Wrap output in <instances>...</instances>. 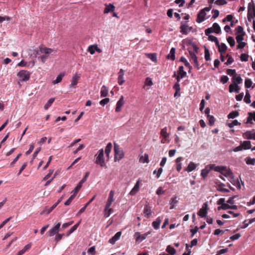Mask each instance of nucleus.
Instances as JSON below:
<instances>
[{
	"label": "nucleus",
	"mask_w": 255,
	"mask_h": 255,
	"mask_svg": "<svg viewBox=\"0 0 255 255\" xmlns=\"http://www.w3.org/2000/svg\"><path fill=\"white\" fill-rule=\"evenodd\" d=\"M148 155L145 153L144 155H142L139 158V162L142 163H148L149 162Z\"/></svg>",
	"instance_id": "cd10ccee"
},
{
	"label": "nucleus",
	"mask_w": 255,
	"mask_h": 255,
	"mask_svg": "<svg viewBox=\"0 0 255 255\" xmlns=\"http://www.w3.org/2000/svg\"><path fill=\"white\" fill-rule=\"evenodd\" d=\"M212 169L214 170H215V171L219 172L220 173L222 174L223 171H224L226 170V166H215L214 168H212Z\"/></svg>",
	"instance_id": "c03bdc74"
},
{
	"label": "nucleus",
	"mask_w": 255,
	"mask_h": 255,
	"mask_svg": "<svg viewBox=\"0 0 255 255\" xmlns=\"http://www.w3.org/2000/svg\"><path fill=\"white\" fill-rule=\"evenodd\" d=\"M89 174H90L89 172H86L85 176L82 178V179L79 183H81L82 185L84 183H85L86 181V180L89 175Z\"/></svg>",
	"instance_id": "052dcab7"
},
{
	"label": "nucleus",
	"mask_w": 255,
	"mask_h": 255,
	"mask_svg": "<svg viewBox=\"0 0 255 255\" xmlns=\"http://www.w3.org/2000/svg\"><path fill=\"white\" fill-rule=\"evenodd\" d=\"M81 74L76 73L72 77L71 80V83L69 85L70 88H76V86L77 85L78 83L79 80L80 79Z\"/></svg>",
	"instance_id": "6e6552de"
},
{
	"label": "nucleus",
	"mask_w": 255,
	"mask_h": 255,
	"mask_svg": "<svg viewBox=\"0 0 255 255\" xmlns=\"http://www.w3.org/2000/svg\"><path fill=\"white\" fill-rule=\"evenodd\" d=\"M147 58L150 59L153 62H156L157 61V56L155 53H148L146 54Z\"/></svg>",
	"instance_id": "7c9ffc66"
},
{
	"label": "nucleus",
	"mask_w": 255,
	"mask_h": 255,
	"mask_svg": "<svg viewBox=\"0 0 255 255\" xmlns=\"http://www.w3.org/2000/svg\"><path fill=\"white\" fill-rule=\"evenodd\" d=\"M210 52H209V50L206 48L205 47V59L206 61H209L210 60Z\"/></svg>",
	"instance_id": "603ef678"
},
{
	"label": "nucleus",
	"mask_w": 255,
	"mask_h": 255,
	"mask_svg": "<svg viewBox=\"0 0 255 255\" xmlns=\"http://www.w3.org/2000/svg\"><path fill=\"white\" fill-rule=\"evenodd\" d=\"M124 75V70L121 69L120 70L119 72L118 73V83L120 85H122L125 82V81L124 80V77H123Z\"/></svg>",
	"instance_id": "f3484780"
},
{
	"label": "nucleus",
	"mask_w": 255,
	"mask_h": 255,
	"mask_svg": "<svg viewBox=\"0 0 255 255\" xmlns=\"http://www.w3.org/2000/svg\"><path fill=\"white\" fill-rule=\"evenodd\" d=\"M17 76L22 81H27L30 79V73L26 70H21L17 73Z\"/></svg>",
	"instance_id": "7ed1b4c3"
},
{
	"label": "nucleus",
	"mask_w": 255,
	"mask_h": 255,
	"mask_svg": "<svg viewBox=\"0 0 255 255\" xmlns=\"http://www.w3.org/2000/svg\"><path fill=\"white\" fill-rule=\"evenodd\" d=\"M182 160V157H178L176 159V169H177V171L178 172H180L182 168V163H181Z\"/></svg>",
	"instance_id": "b1692460"
},
{
	"label": "nucleus",
	"mask_w": 255,
	"mask_h": 255,
	"mask_svg": "<svg viewBox=\"0 0 255 255\" xmlns=\"http://www.w3.org/2000/svg\"><path fill=\"white\" fill-rule=\"evenodd\" d=\"M241 123H239L237 120H235L233 121L231 123H229L227 124L228 126L230 128H232L235 126L240 125Z\"/></svg>",
	"instance_id": "de8ad7c7"
},
{
	"label": "nucleus",
	"mask_w": 255,
	"mask_h": 255,
	"mask_svg": "<svg viewBox=\"0 0 255 255\" xmlns=\"http://www.w3.org/2000/svg\"><path fill=\"white\" fill-rule=\"evenodd\" d=\"M239 115V113L237 111H235L232 112H231L228 115V118L229 119H234L236 117H237Z\"/></svg>",
	"instance_id": "a18cd8bd"
},
{
	"label": "nucleus",
	"mask_w": 255,
	"mask_h": 255,
	"mask_svg": "<svg viewBox=\"0 0 255 255\" xmlns=\"http://www.w3.org/2000/svg\"><path fill=\"white\" fill-rule=\"evenodd\" d=\"M208 36V39L209 41L214 42L216 45H219V41L217 37L212 35H209Z\"/></svg>",
	"instance_id": "c9c22d12"
},
{
	"label": "nucleus",
	"mask_w": 255,
	"mask_h": 255,
	"mask_svg": "<svg viewBox=\"0 0 255 255\" xmlns=\"http://www.w3.org/2000/svg\"><path fill=\"white\" fill-rule=\"evenodd\" d=\"M110 101V99L108 98H106L103 100H102L100 102V104L103 106H105L107 104H108Z\"/></svg>",
	"instance_id": "4d7b16f0"
},
{
	"label": "nucleus",
	"mask_w": 255,
	"mask_h": 255,
	"mask_svg": "<svg viewBox=\"0 0 255 255\" xmlns=\"http://www.w3.org/2000/svg\"><path fill=\"white\" fill-rule=\"evenodd\" d=\"M245 35H238L236 36V40L237 43L243 42L244 36Z\"/></svg>",
	"instance_id": "69168bd1"
},
{
	"label": "nucleus",
	"mask_w": 255,
	"mask_h": 255,
	"mask_svg": "<svg viewBox=\"0 0 255 255\" xmlns=\"http://www.w3.org/2000/svg\"><path fill=\"white\" fill-rule=\"evenodd\" d=\"M249 117L247 118V120L246 124H253L252 121L255 122V112H249L248 113Z\"/></svg>",
	"instance_id": "dca6fc26"
},
{
	"label": "nucleus",
	"mask_w": 255,
	"mask_h": 255,
	"mask_svg": "<svg viewBox=\"0 0 255 255\" xmlns=\"http://www.w3.org/2000/svg\"><path fill=\"white\" fill-rule=\"evenodd\" d=\"M224 187L225 185L224 184H221L218 186L217 190L223 192H229V190L226 188H225Z\"/></svg>",
	"instance_id": "49530a36"
},
{
	"label": "nucleus",
	"mask_w": 255,
	"mask_h": 255,
	"mask_svg": "<svg viewBox=\"0 0 255 255\" xmlns=\"http://www.w3.org/2000/svg\"><path fill=\"white\" fill-rule=\"evenodd\" d=\"M139 189V181L138 180L136 182V183L135 184V185L133 187V188L130 191L129 194L130 195H135L136 193H137L138 192Z\"/></svg>",
	"instance_id": "a211bd4d"
},
{
	"label": "nucleus",
	"mask_w": 255,
	"mask_h": 255,
	"mask_svg": "<svg viewBox=\"0 0 255 255\" xmlns=\"http://www.w3.org/2000/svg\"><path fill=\"white\" fill-rule=\"evenodd\" d=\"M248 58L249 55L245 53H243L240 56V59L242 61H248Z\"/></svg>",
	"instance_id": "6e6d98bb"
},
{
	"label": "nucleus",
	"mask_w": 255,
	"mask_h": 255,
	"mask_svg": "<svg viewBox=\"0 0 255 255\" xmlns=\"http://www.w3.org/2000/svg\"><path fill=\"white\" fill-rule=\"evenodd\" d=\"M160 134L164 138H166L169 136V133L167 132L166 127H165L164 128L161 129Z\"/></svg>",
	"instance_id": "4c0bfd02"
},
{
	"label": "nucleus",
	"mask_w": 255,
	"mask_h": 255,
	"mask_svg": "<svg viewBox=\"0 0 255 255\" xmlns=\"http://www.w3.org/2000/svg\"><path fill=\"white\" fill-rule=\"evenodd\" d=\"M227 40L231 47H233L235 45V41L233 37H228Z\"/></svg>",
	"instance_id": "8fccbe9b"
},
{
	"label": "nucleus",
	"mask_w": 255,
	"mask_h": 255,
	"mask_svg": "<svg viewBox=\"0 0 255 255\" xmlns=\"http://www.w3.org/2000/svg\"><path fill=\"white\" fill-rule=\"evenodd\" d=\"M75 195L73 194L69 198V199L65 202L64 204L65 206H68L71 203L72 200L75 197Z\"/></svg>",
	"instance_id": "864d4df0"
},
{
	"label": "nucleus",
	"mask_w": 255,
	"mask_h": 255,
	"mask_svg": "<svg viewBox=\"0 0 255 255\" xmlns=\"http://www.w3.org/2000/svg\"><path fill=\"white\" fill-rule=\"evenodd\" d=\"M65 76V73H60L56 78V79L53 81V84H56L61 82L63 77Z\"/></svg>",
	"instance_id": "72a5a7b5"
},
{
	"label": "nucleus",
	"mask_w": 255,
	"mask_h": 255,
	"mask_svg": "<svg viewBox=\"0 0 255 255\" xmlns=\"http://www.w3.org/2000/svg\"><path fill=\"white\" fill-rule=\"evenodd\" d=\"M82 185L81 183H79L77 185L76 187L75 188L74 190L72 191L71 193L76 196V194L79 192V191L80 190V189H81V188L82 187Z\"/></svg>",
	"instance_id": "09e8293b"
},
{
	"label": "nucleus",
	"mask_w": 255,
	"mask_h": 255,
	"mask_svg": "<svg viewBox=\"0 0 255 255\" xmlns=\"http://www.w3.org/2000/svg\"><path fill=\"white\" fill-rule=\"evenodd\" d=\"M124 103V98L122 96L117 103L116 112H119L121 111V108L123 106Z\"/></svg>",
	"instance_id": "412c9836"
},
{
	"label": "nucleus",
	"mask_w": 255,
	"mask_h": 255,
	"mask_svg": "<svg viewBox=\"0 0 255 255\" xmlns=\"http://www.w3.org/2000/svg\"><path fill=\"white\" fill-rule=\"evenodd\" d=\"M196 167V166L195 164L193 162H190L187 166L186 170L188 172H191L192 171L194 170Z\"/></svg>",
	"instance_id": "2f4dec72"
},
{
	"label": "nucleus",
	"mask_w": 255,
	"mask_h": 255,
	"mask_svg": "<svg viewBox=\"0 0 255 255\" xmlns=\"http://www.w3.org/2000/svg\"><path fill=\"white\" fill-rule=\"evenodd\" d=\"M152 213L151 207L149 206V203L146 202L143 209L144 216L146 218H148L151 216Z\"/></svg>",
	"instance_id": "423d86ee"
},
{
	"label": "nucleus",
	"mask_w": 255,
	"mask_h": 255,
	"mask_svg": "<svg viewBox=\"0 0 255 255\" xmlns=\"http://www.w3.org/2000/svg\"><path fill=\"white\" fill-rule=\"evenodd\" d=\"M153 84L152 79L150 78L147 77L146 78L145 82V86H151Z\"/></svg>",
	"instance_id": "680f3d73"
},
{
	"label": "nucleus",
	"mask_w": 255,
	"mask_h": 255,
	"mask_svg": "<svg viewBox=\"0 0 255 255\" xmlns=\"http://www.w3.org/2000/svg\"><path fill=\"white\" fill-rule=\"evenodd\" d=\"M121 235H122V232H117L115 235V236L114 237H113L112 238H111L109 240V242L110 244H114L115 243V242L120 239Z\"/></svg>",
	"instance_id": "2eb2a0df"
},
{
	"label": "nucleus",
	"mask_w": 255,
	"mask_h": 255,
	"mask_svg": "<svg viewBox=\"0 0 255 255\" xmlns=\"http://www.w3.org/2000/svg\"><path fill=\"white\" fill-rule=\"evenodd\" d=\"M114 151L115 161L121 159L124 156V153L123 151L121 150L119 145L116 142H114Z\"/></svg>",
	"instance_id": "f03ea898"
},
{
	"label": "nucleus",
	"mask_w": 255,
	"mask_h": 255,
	"mask_svg": "<svg viewBox=\"0 0 255 255\" xmlns=\"http://www.w3.org/2000/svg\"><path fill=\"white\" fill-rule=\"evenodd\" d=\"M88 253L89 254L95 255L96 254L95 247L93 246L91 247L88 251Z\"/></svg>",
	"instance_id": "338daca9"
},
{
	"label": "nucleus",
	"mask_w": 255,
	"mask_h": 255,
	"mask_svg": "<svg viewBox=\"0 0 255 255\" xmlns=\"http://www.w3.org/2000/svg\"><path fill=\"white\" fill-rule=\"evenodd\" d=\"M112 148V144L111 142H109L108 143L105 149V153L107 155V156L108 157L110 154V153L111 152V149Z\"/></svg>",
	"instance_id": "79ce46f5"
},
{
	"label": "nucleus",
	"mask_w": 255,
	"mask_h": 255,
	"mask_svg": "<svg viewBox=\"0 0 255 255\" xmlns=\"http://www.w3.org/2000/svg\"><path fill=\"white\" fill-rule=\"evenodd\" d=\"M88 51L91 54H94L95 52L96 49L94 45H90L88 47Z\"/></svg>",
	"instance_id": "e2e57ef3"
},
{
	"label": "nucleus",
	"mask_w": 255,
	"mask_h": 255,
	"mask_svg": "<svg viewBox=\"0 0 255 255\" xmlns=\"http://www.w3.org/2000/svg\"><path fill=\"white\" fill-rule=\"evenodd\" d=\"M115 7L112 4H106V7L104 9V13H108L110 12L114 11L115 10Z\"/></svg>",
	"instance_id": "4be33fe9"
},
{
	"label": "nucleus",
	"mask_w": 255,
	"mask_h": 255,
	"mask_svg": "<svg viewBox=\"0 0 255 255\" xmlns=\"http://www.w3.org/2000/svg\"><path fill=\"white\" fill-rule=\"evenodd\" d=\"M96 160L95 163L97 164L100 165L101 167H107L106 163L105 162V159L104 157V150L103 149H100L98 153L95 155Z\"/></svg>",
	"instance_id": "f257e3e1"
},
{
	"label": "nucleus",
	"mask_w": 255,
	"mask_h": 255,
	"mask_svg": "<svg viewBox=\"0 0 255 255\" xmlns=\"http://www.w3.org/2000/svg\"><path fill=\"white\" fill-rule=\"evenodd\" d=\"M206 14L203 10H201L198 13L196 21L198 23H201L205 20Z\"/></svg>",
	"instance_id": "ddd939ff"
},
{
	"label": "nucleus",
	"mask_w": 255,
	"mask_h": 255,
	"mask_svg": "<svg viewBox=\"0 0 255 255\" xmlns=\"http://www.w3.org/2000/svg\"><path fill=\"white\" fill-rule=\"evenodd\" d=\"M233 81L235 85H238L242 82V79L240 75L234 76L233 77Z\"/></svg>",
	"instance_id": "bb28decb"
},
{
	"label": "nucleus",
	"mask_w": 255,
	"mask_h": 255,
	"mask_svg": "<svg viewBox=\"0 0 255 255\" xmlns=\"http://www.w3.org/2000/svg\"><path fill=\"white\" fill-rule=\"evenodd\" d=\"M60 225V223H58L51 229H50L47 233L49 236L52 237L57 234L59 231Z\"/></svg>",
	"instance_id": "9b49d317"
},
{
	"label": "nucleus",
	"mask_w": 255,
	"mask_h": 255,
	"mask_svg": "<svg viewBox=\"0 0 255 255\" xmlns=\"http://www.w3.org/2000/svg\"><path fill=\"white\" fill-rule=\"evenodd\" d=\"M241 144L243 147V149H249L251 148V144L250 141H244L242 142Z\"/></svg>",
	"instance_id": "c85d7f7f"
},
{
	"label": "nucleus",
	"mask_w": 255,
	"mask_h": 255,
	"mask_svg": "<svg viewBox=\"0 0 255 255\" xmlns=\"http://www.w3.org/2000/svg\"><path fill=\"white\" fill-rule=\"evenodd\" d=\"M166 251L170 255H174L176 253V250L170 245L167 247Z\"/></svg>",
	"instance_id": "e433bc0d"
},
{
	"label": "nucleus",
	"mask_w": 255,
	"mask_h": 255,
	"mask_svg": "<svg viewBox=\"0 0 255 255\" xmlns=\"http://www.w3.org/2000/svg\"><path fill=\"white\" fill-rule=\"evenodd\" d=\"M212 33H214L213 27L208 28L207 29H205V33L206 35H210V34Z\"/></svg>",
	"instance_id": "bf43d9fd"
},
{
	"label": "nucleus",
	"mask_w": 255,
	"mask_h": 255,
	"mask_svg": "<svg viewBox=\"0 0 255 255\" xmlns=\"http://www.w3.org/2000/svg\"><path fill=\"white\" fill-rule=\"evenodd\" d=\"M108 91H109V90L107 88V87H106L105 85H103L102 87L101 90L100 91L101 97H106V96H107V95L108 94Z\"/></svg>",
	"instance_id": "393cba45"
},
{
	"label": "nucleus",
	"mask_w": 255,
	"mask_h": 255,
	"mask_svg": "<svg viewBox=\"0 0 255 255\" xmlns=\"http://www.w3.org/2000/svg\"><path fill=\"white\" fill-rule=\"evenodd\" d=\"M227 57H228V60L226 63V64L228 65L232 64L234 62L233 58L231 55H229V54L227 55Z\"/></svg>",
	"instance_id": "13d9d810"
},
{
	"label": "nucleus",
	"mask_w": 255,
	"mask_h": 255,
	"mask_svg": "<svg viewBox=\"0 0 255 255\" xmlns=\"http://www.w3.org/2000/svg\"><path fill=\"white\" fill-rule=\"evenodd\" d=\"M208 210V205L207 203H204L202 207L198 212L197 214L201 218H205L207 216Z\"/></svg>",
	"instance_id": "9d476101"
},
{
	"label": "nucleus",
	"mask_w": 255,
	"mask_h": 255,
	"mask_svg": "<svg viewBox=\"0 0 255 255\" xmlns=\"http://www.w3.org/2000/svg\"><path fill=\"white\" fill-rule=\"evenodd\" d=\"M191 30L189 26L185 24H182L180 26V32L184 34H187L188 32Z\"/></svg>",
	"instance_id": "5701e85b"
},
{
	"label": "nucleus",
	"mask_w": 255,
	"mask_h": 255,
	"mask_svg": "<svg viewBox=\"0 0 255 255\" xmlns=\"http://www.w3.org/2000/svg\"><path fill=\"white\" fill-rule=\"evenodd\" d=\"M39 50L41 53H44V55H47V58L51 53L56 52V50L55 49L42 46L39 47Z\"/></svg>",
	"instance_id": "0eeeda50"
},
{
	"label": "nucleus",
	"mask_w": 255,
	"mask_h": 255,
	"mask_svg": "<svg viewBox=\"0 0 255 255\" xmlns=\"http://www.w3.org/2000/svg\"><path fill=\"white\" fill-rule=\"evenodd\" d=\"M216 46L218 47V50L220 54L225 52L227 48L226 45L223 43H222L221 44L219 43V45Z\"/></svg>",
	"instance_id": "a878e982"
},
{
	"label": "nucleus",
	"mask_w": 255,
	"mask_h": 255,
	"mask_svg": "<svg viewBox=\"0 0 255 255\" xmlns=\"http://www.w3.org/2000/svg\"><path fill=\"white\" fill-rule=\"evenodd\" d=\"M243 136L245 139L255 140V132L252 130L247 131L243 133Z\"/></svg>",
	"instance_id": "f8f14e48"
},
{
	"label": "nucleus",
	"mask_w": 255,
	"mask_h": 255,
	"mask_svg": "<svg viewBox=\"0 0 255 255\" xmlns=\"http://www.w3.org/2000/svg\"><path fill=\"white\" fill-rule=\"evenodd\" d=\"M113 201L110 200H107L105 208V214L104 216L106 217H108L110 216L112 212H113V210L112 208H110V206H111Z\"/></svg>",
	"instance_id": "1a4fd4ad"
},
{
	"label": "nucleus",
	"mask_w": 255,
	"mask_h": 255,
	"mask_svg": "<svg viewBox=\"0 0 255 255\" xmlns=\"http://www.w3.org/2000/svg\"><path fill=\"white\" fill-rule=\"evenodd\" d=\"M236 34L237 35H245V32L244 31V28L242 26H238L236 28Z\"/></svg>",
	"instance_id": "f704fd0d"
},
{
	"label": "nucleus",
	"mask_w": 255,
	"mask_h": 255,
	"mask_svg": "<svg viewBox=\"0 0 255 255\" xmlns=\"http://www.w3.org/2000/svg\"><path fill=\"white\" fill-rule=\"evenodd\" d=\"M54 101H55V98H50L48 101L47 103L44 105V109L45 110H47L51 106V105L53 103Z\"/></svg>",
	"instance_id": "a19ab883"
},
{
	"label": "nucleus",
	"mask_w": 255,
	"mask_h": 255,
	"mask_svg": "<svg viewBox=\"0 0 255 255\" xmlns=\"http://www.w3.org/2000/svg\"><path fill=\"white\" fill-rule=\"evenodd\" d=\"M228 179L235 186H237L238 189H241V185H244V182L241 180V183L239 180V179H235L233 173L232 172L230 175L228 177Z\"/></svg>",
	"instance_id": "20e7f679"
},
{
	"label": "nucleus",
	"mask_w": 255,
	"mask_h": 255,
	"mask_svg": "<svg viewBox=\"0 0 255 255\" xmlns=\"http://www.w3.org/2000/svg\"><path fill=\"white\" fill-rule=\"evenodd\" d=\"M253 82L250 79H246L245 81V87L247 88H249L252 86Z\"/></svg>",
	"instance_id": "3c124183"
},
{
	"label": "nucleus",
	"mask_w": 255,
	"mask_h": 255,
	"mask_svg": "<svg viewBox=\"0 0 255 255\" xmlns=\"http://www.w3.org/2000/svg\"><path fill=\"white\" fill-rule=\"evenodd\" d=\"M180 61L184 63L185 66L190 68V65L189 63L187 61V60L186 59V58L184 57H181L180 58Z\"/></svg>",
	"instance_id": "5fc2aeb1"
},
{
	"label": "nucleus",
	"mask_w": 255,
	"mask_h": 255,
	"mask_svg": "<svg viewBox=\"0 0 255 255\" xmlns=\"http://www.w3.org/2000/svg\"><path fill=\"white\" fill-rule=\"evenodd\" d=\"M183 66H180L179 68L178 75L177 76L176 79L178 82H179L180 79H182L185 76L186 72L184 71Z\"/></svg>",
	"instance_id": "4468645a"
},
{
	"label": "nucleus",
	"mask_w": 255,
	"mask_h": 255,
	"mask_svg": "<svg viewBox=\"0 0 255 255\" xmlns=\"http://www.w3.org/2000/svg\"><path fill=\"white\" fill-rule=\"evenodd\" d=\"M175 48H172L170 50L169 54L167 56V59H171L172 60H174L175 59Z\"/></svg>",
	"instance_id": "c756f323"
},
{
	"label": "nucleus",
	"mask_w": 255,
	"mask_h": 255,
	"mask_svg": "<svg viewBox=\"0 0 255 255\" xmlns=\"http://www.w3.org/2000/svg\"><path fill=\"white\" fill-rule=\"evenodd\" d=\"M81 223V220L79 221L77 224H76L75 225H74L68 231L67 233V236H69L71 234H72L74 231H75L78 226H79L80 224Z\"/></svg>",
	"instance_id": "58836bf2"
},
{
	"label": "nucleus",
	"mask_w": 255,
	"mask_h": 255,
	"mask_svg": "<svg viewBox=\"0 0 255 255\" xmlns=\"http://www.w3.org/2000/svg\"><path fill=\"white\" fill-rule=\"evenodd\" d=\"M189 54H190V55L192 58V59L193 60L194 63V64L198 68H199V64L198 63V60H197V57L196 55V54L192 51H189Z\"/></svg>",
	"instance_id": "aec40b11"
},
{
	"label": "nucleus",
	"mask_w": 255,
	"mask_h": 255,
	"mask_svg": "<svg viewBox=\"0 0 255 255\" xmlns=\"http://www.w3.org/2000/svg\"><path fill=\"white\" fill-rule=\"evenodd\" d=\"M215 3L219 5H224L227 3V1L226 0H217L215 1Z\"/></svg>",
	"instance_id": "0e129e2a"
},
{
	"label": "nucleus",
	"mask_w": 255,
	"mask_h": 255,
	"mask_svg": "<svg viewBox=\"0 0 255 255\" xmlns=\"http://www.w3.org/2000/svg\"><path fill=\"white\" fill-rule=\"evenodd\" d=\"M244 100L245 102L247 104H249L251 102V95L248 90L246 91V95L245 96Z\"/></svg>",
	"instance_id": "37998d69"
},
{
	"label": "nucleus",
	"mask_w": 255,
	"mask_h": 255,
	"mask_svg": "<svg viewBox=\"0 0 255 255\" xmlns=\"http://www.w3.org/2000/svg\"><path fill=\"white\" fill-rule=\"evenodd\" d=\"M212 27L213 28L214 33H217V34H219L221 32V27L217 23H214L213 24Z\"/></svg>",
	"instance_id": "473e14b6"
},
{
	"label": "nucleus",
	"mask_w": 255,
	"mask_h": 255,
	"mask_svg": "<svg viewBox=\"0 0 255 255\" xmlns=\"http://www.w3.org/2000/svg\"><path fill=\"white\" fill-rule=\"evenodd\" d=\"M147 235L148 234H144L141 235L139 233L137 232L135 234L134 237L136 241L141 242L146 239Z\"/></svg>",
	"instance_id": "6ab92c4d"
},
{
	"label": "nucleus",
	"mask_w": 255,
	"mask_h": 255,
	"mask_svg": "<svg viewBox=\"0 0 255 255\" xmlns=\"http://www.w3.org/2000/svg\"><path fill=\"white\" fill-rule=\"evenodd\" d=\"M246 163L248 164L254 165L255 164V158H248L247 159V160H246Z\"/></svg>",
	"instance_id": "774afa93"
},
{
	"label": "nucleus",
	"mask_w": 255,
	"mask_h": 255,
	"mask_svg": "<svg viewBox=\"0 0 255 255\" xmlns=\"http://www.w3.org/2000/svg\"><path fill=\"white\" fill-rule=\"evenodd\" d=\"M161 220L159 218H157L156 220L152 222V226L155 229H158L159 228Z\"/></svg>",
	"instance_id": "ea45409f"
},
{
	"label": "nucleus",
	"mask_w": 255,
	"mask_h": 255,
	"mask_svg": "<svg viewBox=\"0 0 255 255\" xmlns=\"http://www.w3.org/2000/svg\"><path fill=\"white\" fill-rule=\"evenodd\" d=\"M248 16L249 20H250V17L253 18L255 16V5L253 1H252L248 4Z\"/></svg>",
	"instance_id": "39448f33"
}]
</instances>
